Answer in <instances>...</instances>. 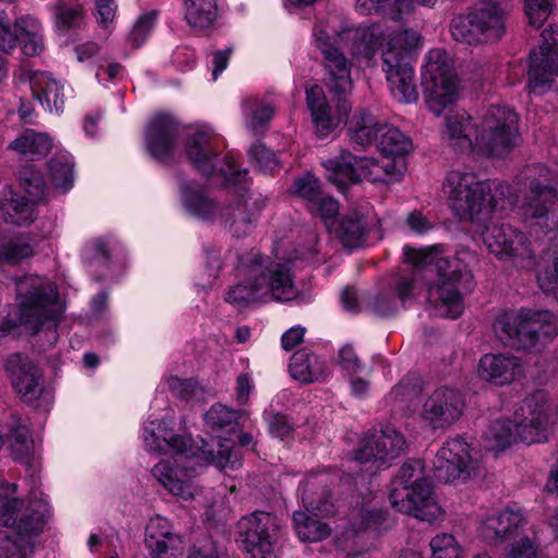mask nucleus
Listing matches in <instances>:
<instances>
[{
	"mask_svg": "<svg viewBox=\"0 0 558 558\" xmlns=\"http://www.w3.org/2000/svg\"><path fill=\"white\" fill-rule=\"evenodd\" d=\"M404 262L413 266L410 276L398 278L395 292L401 301L417 296L425 288L424 279L436 275L437 280L427 289V302L434 304L449 318L463 312L464 292L471 289L472 275L459 258L444 257L437 247L404 250Z\"/></svg>",
	"mask_w": 558,
	"mask_h": 558,
	"instance_id": "obj_1",
	"label": "nucleus"
},
{
	"mask_svg": "<svg viewBox=\"0 0 558 558\" xmlns=\"http://www.w3.org/2000/svg\"><path fill=\"white\" fill-rule=\"evenodd\" d=\"M359 39L355 52L364 58H372L381 48L383 71L392 96L400 102H416L418 93L409 60L411 52L421 45L418 33L391 29L377 23L362 29Z\"/></svg>",
	"mask_w": 558,
	"mask_h": 558,
	"instance_id": "obj_2",
	"label": "nucleus"
},
{
	"mask_svg": "<svg viewBox=\"0 0 558 558\" xmlns=\"http://www.w3.org/2000/svg\"><path fill=\"white\" fill-rule=\"evenodd\" d=\"M292 264V260L272 263L257 250L238 254L234 269L238 282L229 287L225 301L242 310L254 302L292 300L296 295Z\"/></svg>",
	"mask_w": 558,
	"mask_h": 558,
	"instance_id": "obj_3",
	"label": "nucleus"
},
{
	"mask_svg": "<svg viewBox=\"0 0 558 558\" xmlns=\"http://www.w3.org/2000/svg\"><path fill=\"white\" fill-rule=\"evenodd\" d=\"M317 48L324 57V66L328 73L326 86L338 98L336 112L331 113L324 90L318 85L306 89V105L317 135L326 137L342 121L348 120L351 102L347 99V95L352 89V80L349 61L339 48L322 37H317Z\"/></svg>",
	"mask_w": 558,
	"mask_h": 558,
	"instance_id": "obj_4",
	"label": "nucleus"
},
{
	"mask_svg": "<svg viewBox=\"0 0 558 558\" xmlns=\"http://www.w3.org/2000/svg\"><path fill=\"white\" fill-rule=\"evenodd\" d=\"M442 186L453 213L460 220L482 221L511 204L510 189L507 184L481 181L471 171H450Z\"/></svg>",
	"mask_w": 558,
	"mask_h": 558,
	"instance_id": "obj_5",
	"label": "nucleus"
},
{
	"mask_svg": "<svg viewBox=\"0 0 558 558\" xmlns=\"http://www.w3.org/2000/svg\"><path fill=\"white\" fill-rule=\"evenodd\" d=\"M14 282L19 324L32 335L45 329L51 342H56L57 325L63 314L56 284L36 275L14 279Z\"/></svg>",
	"mask_w": 558,
	"mask_h": 558,
	"instance_id": "obj_6",
	"label": "nucleus"
},
{
	"mask_svg": "<svg viewBox=\"0 0 558 558\" xmlns=\"http://www.w3.org/2000/svg\"><path fill=\"white\" fill-rule=\"evenodd\" d=\"M187 460H190L189 465L182 469H173L169 461H160L151 470L153 476L172 495L186 500L194 498L195 487L192 478L197 474L195 465L213 463L220 469H236L241 465V454L234 450L233 445L228 440L219 439L211 442L202 440V446L196 449L192 447Z\"/></svg>",
	"mask_w": 558,
	"mask_h": 558,
	"instance_id": "obj_7",
	"label": "nucleus"
},
{
	"mask_svg": "<svg viewBox=\"0 0 558 558\" xmlns=\"http://www.w3.org/2000/svg\"><path fill=\"white\" fill-rule=\"evenodd\" d=\"M389 499L396 510L422 521L433 522L440 515L432 482L425 475L421 460L410 459L402 464L392 482Z\"/></svg>",
	"mask_w": 558,
	"mask_h": 558,
	"instance_id": "obj_8",
	"label": "nucleus"
},
{
	"mask_svg": "<svg viewBox=\"0 0 558 558\" xmlns=\"http://www.w3.org/2000/svg\"><path fill=\"white\" fill-rule=\"evenodd\" d=\"M521 142L519 117L508 107L492 106L474 130V149L489 157H505Z\"/></svg>",
	"mask_w": 558,
	"mask_h": 558,
	"instance_id": "obj_9",
	"label": "nucleus"
},
{
	"mask_svg": "<svg viewBox=\"0 0 558 558\" xmlns=\"http://www.w3.org/2000/svg\"><path fill=\"white\" fill-rule=\"evenodd\" d=\"M529 192L521 206L523 220L549 231L558 227V191L551 185L549 171L542 165L527 169Z\"/></svg>",
	"mask_w": 558,
	"mask_h": 558,
	"instance_id": "obj_10",
	"label": "nucleus"
},
{
	"mask_svg": "<svg viewBox=\"0 0 558 558\" xmlns=\"http://www.w3.org/2000/svg\"><path fill=\"white\" fill-rule=\"evenodd\" d=\"M434 472L438 481L448 484L473 481L484 475L482 456L464 438L457 436L437 451Z\"/></svg>",
	"mask_w": 558,
	"mask_h": 558,
	"instance_id": "obj_11",
	"label": "nucleus"
},
{
	"mask_svg": "<svg viewBox=\"0 0 558 558\" xmlns=\"http://www.w3.org/2000/svg\"><path fill=\"white\" fill-rule=\"evenodd\" d=\"M422 76L427 106L436 116H440L456 102L458 96V78L449 54L444 49L430 50Z\"/></svg>",
	"mask_w": 558,
	"mask_h": 558,
	"instance_id": "obj_12",
	"label": "nucleus"
},
{
	"mask_svg": "<svg viewBox=\"0 0 558 558\" xmlns=\"http://www.w3.org/2000/svg\"><path fill=\"white\" fill-rule=\"evenodd\" d=\"M549 313H535L521 310L519 313L500 315L494 330L497 337L507 345L529 350L536 345L541 336L548 337L555 332V327L548 324Z\"/></svg>",
	"mask_w": 558,
	"mask_h": 558,
	"instance_id": "obj_13",
	"label": "nucleus"
},
{
	"mask_svg": "<svg viewBox=\"0 0 558 558\" xmlns=\"http://www.w3.org/2000/svg\"><path fill=\"white\" fill-rule=\"evenodd\" d=\"M239 542L250 558H275L281 537L280 520L272 513L255 511L238 524Z\"/></svg>",
	"mask_w": 558,
	"mask_h": 558,
	"instance_id": "obj_14",
	"label": "nucleus"
},
{
	"mask_svg": "<svg viewBox=\"0 0 558 558\" xmlns=\"http://www.w3.org/2000/svg\"><path fill=\"white\" fill-rule=\"evenodd\" d=\"M488 251L500 260L511 262L520 269L530 270L536 266V256L531 242L521 230L507 225H494L483 233Z\"/></svg>",
	"mask_w": 558,
	"mask_h": 558,
	"instance_id": "obj_15",
	"label": "nucleus"
},
{
	"mask_svg": "<svg viewBox=\"0 0 558 558\" xmlns=\"http://www.w3.org/2000/svg\"><path fill=\"white\" fill-rule=\"evenodd\" d=\"M403 435L392 427H385L367 434L354 451V460L371 473L389 468L405 451Z\"/></svg>",
	"mask_w": 558,
	"mask_h": 558,
	"instance_id": "obj_16",
	"label": "nucleus"
},
{
	"mask_svg": "<svg viewBox=\"0 0 558 558\" xmlns=\"http://www.w3.org/2000/svg\"><path fill=\"white\" fill-rule=\"evenodd\" d=\"M542 44L530 52L527 88L533 94H545L558 75V29L548 27L542 32Z\"/></svg>",
	"mask_w": 558,
	"mask_h": 558,
	"instance_id": "obj_17",
	"label": "nucleus"
},
{
	"mask_svg": "<svg viewBox=\"0 0 558 558\" xmlns=\"http://www.w3.org/2000/svg\"><path fill=\"white\" fill-rule=\"evenodd\" d=\"M464 408V397L458 389L441 386L425 400L422 418L433 429H446L460 420Z\"/></svg>",
	"mask_w": 558,
	"mask_h": 558,
	"instance_id": "obj_18",
	"label": "nucleus"
},
{
	"mask_svg": "<svg viewBox=\"0 0 558 558\" xmlns=\"http://www.w3.org/2000/svg\"><path fill=\"white\" fill-rule=\"evenodd\" d=\"M185 155L194 167L203 174L210 177L220 174L234 184L238 183L240 172L235 169L234 160L231 157L226 159L227 168H217V154L211 144V137L207 132L198 131L185 140Z\"/></svg>",
	"mask_w": 558,
	"mask_h": 558,
	"instance_id": "obj_19",
	"label": "nucleus"
},
{
	"mask_svg": "<svg viewBox=\"0 0 558 558\" xmlns=\"http://www.w3.org/2000/svg\"><path fill=\"white\" fill-rule=\"evenodd\" d=\"M240 190L241 192L232 195L220 215V222L239 239L253 231L257 215L265 204V199L254 197L243 187Z\"/></svg>",
	"mask_w": 558,
	"mask_h": 558,
	"instance_id": "obj_20",
	"label": "nucleus"
},
{
	"mask_svg": "<svg viewBox=\"0 0 558 558\" xmlns=\"http://www.w3.org/2000/svg\"><path fill=\"white\" fill-rule=\"evenodd\" d=\"M4 371L15 392L24 402L36 401L43 391V376L25 354L12 353L4 361Z\"/></svg>",
	"mask_w": 558,
	"mask_h": 558,
	"instance_id": "obj_21",
	"label": "nucleus"
},
{
	"mask_svg": "<svg viewBox=\"0 0 558 558\" xmlns=\"http://www.w3.org/2000/svg\"><path fill=\"white\" fill-rule=\"evenodd\" d=\"M178 137V121L170 114L159 113L154 117L146 130V146L154 158L166 160L172 156Z\"/></svg>",
	"mask_w": 558,
	"mask_h": 558,
	"instance_id": "obj_22",
	"label": "nucleus"
},
{
	"mask_svg": "<svg viewBox=\"0 0 558 558\" xmlns=\"http://www.w3.org/2000/svg\"><path fill=\"white\" fill-rule=\"evenodd\" d=\"M524 374L523 365L517 356L486 354L478 363V376L498 386L510 384Z\"/></svg>",
	"mask_w": 558,
	"mask_h": 558,
	"instance_id": "obj_23",
	"label": "nucleus"
},
{
	"mask_svg": "<svg viewBox=\"0 0 558 558\" xmlns=\"http://www.w3.org/2000/svg\"><path fill=\"white\" fill-rule=\"evenodd\" d=\"M512 0H478L477 7L471 12L480 23L475 24L488 40L499 39L505 31V19L511 8Z\"/></svg>",
	"mask_w": 558,
	"mask_h": 558,
	"instance_id": "obj_24",
	"label": "nucleus"
},
{
	"mask_svg": "<svg viewBox=\"0 0 558 558\" xmlns=\"http://www.w3.org/2000/svg\"><path fill=\"white\" fill-rule=\"evenodd\" d=\"M144 543L150 558H162L169 550L179 549L182 539L166 518L155 515L146 525Z\"/></svg>",
	"mask_w": 558,
	"mask_h": 558,
	"instance_id": "obj_25",
	"label": "nucleus"
},
{
	"mask_svg": "<svg viewBox=\"0 0 558 558\" xmlns=\"http://www.w3.org/2000/svg\"><path fill=\"white\" fill-rule=\"evenodd\" d=\"M364 161L366 157H356L348 150H342L339 156L323 161V166L328 172V180L339 187H344L365 179Z\"/></svg>",
	"mask_w": 558,
	"mask_h": 558,
	"instance_id": "obj_26",
	"label": "nucleus"
},
{
	"mask_svg": "<svg viewBox=\"0 0 558 558\" xmlns=\"http://www.w3.org/2000/svg\"><path fill=\"white\" fill-rule=\"evenodd\" d=\"M144 440L147 449L157 453H171L187 459L192 450L190 439L174 434L163 423H150L145 428Z\"/></svg>",
	"mask_w": 558,
	"mask_h": 558,
	"instance_id": "obj_27",
	"label": "nucleus"
},
{
	"mask_svg": "<svg viewBox=\"0 0 558 558\" xmlns=\"http://www.w3.org/2000/svg\"><path fill=\"white\" fill-rule=\"evenodd\" d=\"M525 524L520 511L505 509L492 513L483 520L481 534L488 542H504L512 536Z\"/></svg>",
	"mask_w": 558,
	"mask_h": 558,
	"instance_id": "obj_28",
	"label": "nucleus"
},
{
	"mask_svg": "<svg viewBox=\"0 0 558 558\" xmlns=\"http://www.w3.org/2000/svg\"><path fill=\"white\" fill-rule=\"evenodd\" d=\"M0 215L7 223L29 226L37 218L36 204L8 187L0 194Z\"/></svg>",
	"mask_w": 558,
	"mask_h": 558,
	"instance_id": "obj_29",
	"label": "nucleus"
},
{
	"mask_svg": "<svg viewBox=\"0 0 558 558\" xmlns=\"http://www.w3.org/2000/svg\"><path fill=\"white\" fill-rule=\"evenodd\" d=\"M374 226V218L365 213L354 210L339 219L335 233L343 246L356 248L364 244L367 233Z\"/></svg>",
	"mask_w": 558,
	"mask_h": 558,
	"instance_id": "obj_30",
	"label": "nucleus"
},
{
	"mask_svg": "<svg viewBox=\"0 0 558 558\" xmlns=\"http://www.w3.org/2000/svg\"><path fill=\"white\" fill-rule=\"evenodd\" d=\"M335 477L328 473H318L308 476L303 483L302 499L308 511L322 514L332 512L331 493L329 485Z\"/></svg>",
	"mask_w": 558,
	"mask_h": 558,
	"instance_id": "obj_31",
	"label": "nucleus"
},
{
	"mask_svg": "<svg viewBox=\"0 0 558 558\" xmlns=\"http://www.w3.org/2000/svg\"><path fill=\"white\" fill-rule=\"evenodd\" d=\"M182 203L185 209L204 220H219L226 206L210 197L205 190L194 184H185L181 189Z\"/></svg>",
	"mask_w": 558,
	"mask_h": 558,
	"instance_id": "obj_32",
	"label": "nucleus"
},
{
	"mask_svg": "<svg viewBox=\"0 0 558 558\" xmlns=\"http://www.w3.org/2000/svg\"><path fill=\"white\" fill-rule=\"evenodd\" d=\"M34 97L47 110L62 111L64 105L63 86L47 72L36 73L31 81Z\"/></svg>",
	"mask_w": 558,
	"mask_h": 558,
	"instance_id": "obj_33",
	"label": "nucleus"
},
{
	"mask_svg": "<svg viewBox=\"0 0 558 558\" xmlns=\"http://www.w3.org/2000/svg\"><path fill=\"white\" fill-rule=\"evenodd\" d=\"M289 371L291 376L302 384L320 381L327 377L325 362L306 350L292 355Z\"/></svg>",
	"mask_w": 558,
	"mask_h": 558,
	"instance_id": "obj_34",
	"label": "nucleus"
},
{
	"mask_svg": "<svg viewBox=\"0 0 558 558\" xmlns=\"http://www.w3.org/2000/svg\"><path fill=\"white\" fill-rule=\"evenodd\" d=\"M392 157L386 156L380 161L366 157L365 179L383 183L400 181L405 171V161L402 157Z\"/></svg>",
	"mask_w": 558,
	"mask_h": 558,
	"instance_id": "obj_35",
	"label": "nucleus"
},
{
	"mask_svg": "<svg viewBox=\"0 0 558 558\" xmlns=\"http://www.w3.org/2000/svg\"><path fill=\"white\" fill-rule=\"evenodd\" d=\"M381 125L368 111L360 110L349 122L348 134L350 142L362 148L368 146L374 141L377 142Z\"/></svg>",
	"mask_w": 558,
	"mask_h": 558,
	"instance_id": "obj_36",
	"label": "nucleus"
},
{
	"mask_svg": "<svg viewBox=\"0 0 558 558\" xmlns=\"http://www.w3.org/2000/svg\"><path fill=\"white\" fill-rule=\"evenodd\" d=\"M51 147L52 141L47 134L33 130L24 131L8 146L9 149L28 159L45 157Z\"/></svg>",
	"mask_w": 558,
	"mask_h": 558,
	"instance_id": "obj_37",
	"label": "nucleus"
},
{
	"mask_svg": "<svg viewBox=\"0 0 558 558\" xmlns=\"http://www.w3.org/2000/svg\"><path fill=\"white\" fill-rule=\"evenodd\" d=\"M56 31L65 35L81 28L85 23L86 11L82 3L59 0L52 7Z\"/></svg>",
	"mask_w": 558,
	"mask_h": 558,
	"instance_id": "obj_38",
	"label": "nucleus"
},
{
	"mask_svg": "<svg viewBox=\"0 0 558 558\" xmlns=\"http://www.w3.org/2000/svg\"><path fill=\"white\" fill-rule=\"evenodd\" d=\"M185 21L195 31L211 27L218 19L216 0H185Z\"/></svg>",
	"mask_w": 558,
	"mask_h": 558,
	"instance_id": "obj_39",
	"label": "nucleus"
},
{
	"mask_svg": "<svg viewBox=\"0 0 558 558\" xmlns=\"http://www.w3.org/2000/svg\"><path fill=\"white\" fill-rule=\"evenodd\" d=\"M474 130L471 117L465 113L446 118V135L460 150L474 149Z\"/></svg>",
	"mask_w": 558,
	"mask_h": 558,
	"instance_id": "obj_40",
	"label": "nucleus"
},
{
	"mask_svg": "<svg viewBox=\"0 0 558 558\" xmlns=\"http://www.w3.org/2000/svg\"><path fill=\"white\" fill-rule=\"evenodd\" d=\"M377 147L385 156L404 157L412 149L411 140L398 128L383 124Z\"/></svg>",
	"mask_w": 558,
	"mask_h": 558,
	"instance_id": "obj_41",
	"label": "nucleus"
},
{
	"mask_svg": "<svg viewBox=\"0 0 558 558\" xmlns=\"http://www.w3.org/2000/svg\"><path fill=\"white\" fill-rule=\"evenodd\" d=\"M49 175L53 186L61 193L68 192L74 183V163L66 154H57L48 161Z\"/></svg>",
	"mask_w": 558,
	"mask_h": 558,
	"instance_id": "obj_42",
	"label": "nucleus"
},
{
	"mask_svg": "<svg viewBox=\"0 0 558 558\" xmlns=\"http://www.w3.org/2000/svg\"><path fill=\"white\" fill-rule=\"evenodd\" d=\"M484 439L490 450L502 451L517 442L515 423L511 420H496L484 433Z\"/></svg>",
	"mask_w": 558,
	"mask_h": 558,
	"instance_id": "obj_43",
	"label": "nucleus"
},
{
	"mask_svg": "<svg viewBox=\"0 0 558 558\" xmlns=\"http://www.w3.org/2000/svg\"><path fill=\"white\" fill-rule=\"evenodd\" d=\"M412 0H356V10L364 15L381 13L397 21L411 10Z\"/></svg>",
	"mask_w": 558,
	"mask_h": 558,
	"instance_id": "obj_44",
	"label": "nucleus"
},
{
	"mask_svg": "<svg viewBox=\"0 0 558 558\" xmlns=\"http://www.w3.org/2000/svg\"><path fill=\"white\" fill-rule=\"evenodd\" d=\"M548 395L538 390L526 397L517 417L527 420L529 423L547 426L548 424Z\"/></svg>",
	"mask_w": 558,
	"mask_h": 558,
	"instance_id": "obj_45",
	"label": "nucleus"
},
{
	"mask_svg": "<svg viewBox=\"0 0 558 558\" xmlns=\"http://www.w3.org/2000/svg\"><path fill=\"white\" fill-rule=\"evenodd\" d=\"M246 128L254 134L264 132L271 120L275 108L271 104L247 99L243 102Z\"/></svg>",
	"mask_w": 558,
	"mask_h": 558,
	"instance_id": "obj_46",
	"label": "nucleus"
},
{
	"mask_svg": "<svg viewBox=\"0 0 558 558\" xmlns=\"http://www.w3.org/2000/svg\"><path fill=\"white\" fill-rule=\"evenodd\" d=\"M16 485L0 478V524L12 526L17 523V513L23 507V500L15 496Z\"/></svg>",
	"mask_w": 558,
	"mask_h": 558,
	"instance_id": "obj_47",
	"label": "nucleus"
},
{
	"mask_svg": "<svg viewBox=\"0 0 558 558\" xmlns=\"http://www.w3.org/2000/svg\"><path fill=\"white\" fill-rule=\"evenodd\" d=\"M293 522L299 537L303 541L319 542L328 537L331 532L326 523L302 511L293 513Z\"/></svg>",
	"mask_w": 558,
	"mask_h": 558,
	"instance_id": "obj_48",
	"label": "nucleus"
},
{
	"mask_svg": "<svg viewBox=\"0 0 558 558\" xmlns=\"http://www.w3.org/2000/svg\"><path fill=\"white\" fill-rule=\"evenodd\" d=\"M47 513L48 506L44 500L35 502L32 511L23 513L17 521V536L26 539L25 537L41 533L45 526Z\"/></svg>",
	"mask_w": 558,
	"mask_h": 558,
	"instance_id": "obj_49",
	"label": "nucleus"
},
{
	"mask_svg": "<svg viewBox=\"0 0 558 558\" xmlns=\"http://www.w3.org/2000/svg\"><path fill=\"white\" fill-rule=\"evenodd\" d=\"M34 255V247L28 239L19 235L0 245V266L17 265Z\"/></svg>",
	"mask_w": 558,
	"mask_h": 558,
	"instance_id": "obj_50",
	"label": "nucleus"
},
{
	"mask_svg": "<svg viewBox=\"0 0 558 558\" xmlns=\"http://www.w3.org/2000/svg\"><path fill=\"white\" fill-rule=\"evenodd\" d=\"M7 441L13 459L28 463L34 451V441L31 438L29 429L21 424L12 426Z\"/></svg>",
	"mask_w": 558,
	"mask_h": 558,
	"instance_id": "obj_51",
	"label": "nucleus"
},
{
	"mask_svg": "<svg viewBox=\"0 0 558 558\" xmlns=\"http://www.w3.org/2000/svg\"><path fill=\"white\" fill-rule=\"evenodd\" d=\"M476 23H480V20L476 16H472L471 12L466 16L453 19L450 26L452 37L457 41L469 45L487 41L484 33L478 27H475Z\"/></svg>",
	"mask_w": 558,
	"mask_h": 558,
	"instance_id": "obj_52",
	"label": "nucleus"
},
{
	"mask_svg": "<svg viewBox=\"0 0 558 558\" xmlns=\"http://www.w3.org/2000/svg\"><path fill=\"white\" fill-rule=\"evenodd\" d=\"M20 184L34 204L45 199L46 182L40 171L25 167L20 172Z\"/></svg>",
	"mask_w": 558,
	"mask_h": 558,
	"instance_id": "obj_53",
	"label": "nucleus"
},
{
	"mask_svg": "<svg viewBox=\"0 0 558 558\" xmlns=\"http://www.w3.org/2000/svg\"><path fill=\"white\" fill-rule=\"evenodd\" d=\"M33 545L28 539L0 531V558H31Z\"/></svg>",
	"mask_w": 558,
	"mask_h": 558,
	"instance_id": "obj_54",
	"label": "nucleus"
},
{
	"mask_svg": "<svg viewBox=\"0 0 558 558\" xmlns=\"http://www.w3.org/2000/svg\"><path fill=\"white\" fill-rule=\"evenodd\" d=\"M429 546L430 558H461V547L451 534H437L432 538Z\"/></svg>",
	"mask_w": 558,
	"mask_h": 558,
	"instance_id": "obj_55",
	"label": "nucleus"
},
{
	"mask_svg": "<svg viewBox=\"0 0 558 558\" xmlns=\"http://www.w3.org/2000/svg\"><path fill=\"white\" fill-rule=\"evenodd\" d=\"M514 423L517 441L520 440L531 445L547 439V426L529 423L527 420L520 417H517Z\"/></svg>",
	"mask_w": 558,
	"mask_h": 558,
	"instance_id": "obj_56",
	"label": "nucleus"
},
{
	"mask_svg": "<svg viewBox=\"0 0 558 558\" xmlns=\"http://www.w3.org/2000/svg\"><path fill=\"white\" fill-rule=\"evenodd\" d=\"M248 156L262 171L271 172L279 167L276 155L262 142H256L251 146Z\"/></svg>",
	"mask_w": 558,
	"mask_h": 558,
	"instance_id": "obj_57",
	"label": "nucleus"
},
{
	"mask_svg": "<svg viewBox=\"0 0 558 558\" xmlns=\"http://www.w3.org/2000/svg\"><path fill=\"white\" fill-rule=\"evenodd\" d=\"M293 193L311 204L316 203L323 194L319 181L311 173L295 180Z\"/></svg>",
	"mask_w": 558,
	"mask_h": 558,
	"instance_id": "obj_58",
	"label": "nucleus"
},
{
	"mask_svg": "<svg viewBox=\"0 0 558 558\" xmlns=\"http://www.w3.org/2000/svg\"><path fill=\"white\" fill-rule=\"evenodd\" d=\"M235 418V413L222 404L213 405L204 415L207 426L222 428L230 425Z\"/></svg>",
	"mask_w": 558,
	"mask_h": 558,
	"instance_id": "obj_59",
	"label": "nucleus"
},
{
	"mask_svg": "<svg viewBox=\"0 0 558 558\" xmlns=\"http://www.w3.org/2000/svg\"><path fill=\"white\" fill-rule=\"evenodd\" d=\"M156 21V12H148L138 17L130 33V41L134 47L141 46L153 29Z\"/></svg>",
	"mask_w": 558,
	"mask_h": 558,
	"instance_id": "obj_60",
	"label": "nucleus"
},
{
	"mask_svg": "<svg viewBox=\"0 0 558 558\" xmlns=\"http://www.w3.org/2000/svg\"><path fill=\"white\" fill-rule=\"evenodd\" d=\"M537 282L545 293L558 296V257L537 275Z\"/></svg>",
	"mask_w": 558,
	"mask_h": 558,
	"instance_id": "obj_61",
	"label": "nucleus"
},
{
	"mask_svg": "<svg viewBox=\"0 0 558 558\" xmlns=\"http://www.w3.org/2000/svg\"><path fill=\"white\" fill-rule=\"evenodd\" d=\"M504 558H537V548L527 536H524L510 544Z\"/></svg>",
	"mask_w": 558,
	"mask_h": 558,
	"instance_id": "obj_62",
	"label": "nucleus"
},
{
	"mask_svg": "<svg viewBox=\"0 0 558 558\" xmlns=\"http://www.w3.org/2000/svg\"><path fill=\"white\" fill-rule=\"evenodd\" d=\"M553 0H525L526 14L531 24H541L548 15Z\"/></svg>",
	"mask_w": 558,
	"mask_h": 558,
	"instance_id": "obj_63",
	"label": "nucleus"
},
{
	"mask_svg": "<svg viewBox=\"0 0 558 558\" xmlns=\"http://www.w3.org/2000/svg\"><path fill=\"white\" fill-rule=\"evenodd\" d=\"M168 389L180 399H190L195 395L197 385L192 379H181L171 376L167 379Z\"/></svg>",
	"mask_w": 558,
	"mask_h": 558,
	"instance_id": "obj_64",
	"label": "nucleus"
}]
</instances>
